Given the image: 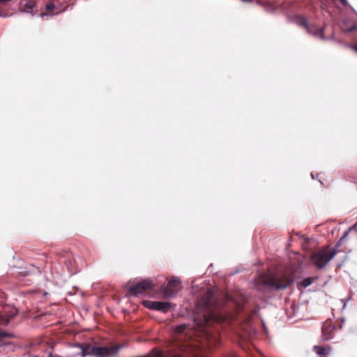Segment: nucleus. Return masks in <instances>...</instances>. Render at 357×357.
<instances>
[{
  "instance_id": "obj_1",
  "label": "nucleus",
  "mask_w": 357,
  "mask_h": 357,
  "mask_svg": "<svg viewBox=\"0 0 357 357\" xmlns=\"http://www.w3.org/2000/svg\"><path fill=\"white\" fill-rule=\"evenodd\" d=\"M214 294L212 289H207L204 296L197 301L196 306L198 310L202 313V319L199 320L195 318L197 326L203 327L207 326L211 321L216 319V314L213 312V299Z\"/></svg>"
},
{
  "instance_id": "obj_2",
  "label": "nucleus",
  "mask_w": 357,
  "mask_h": 357,
  "mask_svg": "<svg viewBox=\"0 0 357 357\" xmlns=\"http://www.w3.org/2000/svg\"><path fill=\"white\" fill-rule=\"evenodd\" d=\"M79 351L75 354V356H93L95 357H114L119 351L124 347L123 344H118L110 347H94L87 344H75Z\"/></svg>"
},
{
  "instance_id": "obj_3",
  "label": "nucleus",
  "mask_w": 357,
  "mask_h": 357,
  "mask_svg": "<svg viewBox=\"0 0 357 357\" xmlns=\"http://www.w3.org/2000/svg\"><path fill=\"white\" fill-rule=\"evenodd\" d=\"M335 250H331L328 247L314 253L311 257L312 263L318 268H323L336 255Z\"/></svg>"
},
{
  "instance_id": "obj_4",
  "label": "nucleus",
  "mask_w": 357,
  "mask_h": 357,
  "mask_svg": "<svg viewBox=\"0 0 357 357\" xmlns=\"http://www.w3.org/2000/svg\"><path fill=\"white\" fill-rule=\"evenodd\" d=\"M296 22L298 25L304 27L308 33L313 35L316 38H319L323 40L327 39L323 33L324 27L318 28L314 25H309L307 19L304 17L297 16Z\"/></svg>"
},
{
  "instance_id": "obj_5",
  "label": "nucleus",
  "mask_w": 357,
  "mask_h": 357,
  "mask_svg": "<svg viewBox=\"0 0 357 357\" xmlns=\"http://www.w3.org/2000/svg\"><path fill=\"white\" fill-rule=\"evenodd\" d=\"M291 282L290 279L282 280L277 278H268L264 280L263 284L274 290H280L286 289Z\"/></svg>"
},
{
  "instance_id": "obj_6",
  "label": "nucleus",
  "mask_w": 357,
  "mask_h": 357,
  "mask_svg": "<svg viewBox=\"0 0 357 357\" xmlns=\"http://www.w3.org/2000/svg\"><path fill=\"white\" fill-rule=\"evenodd\" d=\"M152 288V281L149 279H145L139 281L137 284L130 287L128 290L130 295L137 296L145 290Z\"/></svg>"
},
{
  "instance_id": "obj_7",
  "label": "nucleus",
  "mask_w": 357,
  "mask_h": 357,
  "mask_svg": "<svg viewBox=\"0 0 357 357\" xmlns=\"http://www.w3.org/2000/svg\"><path fill=\"white\" fill-rule=\"evenodd\" d=\"M144 306L149 309L160 311L167 313L172 306L169 302H160V301H144Z\"/></svg>"
},
{
  "instance_id": "obj_8",
  "label": "nucleus",
  "mask_w": 357,
  "mask_h": 357,
  "mask_svg": "<svg viewBox=\"0 0 357 357\" xmlns=\"http://www.w3.org/2000/svg\"><path fill=\"white\" fill-rule=\"evenodd\" d=\"M181 283L180 279L176 276H172L169 280L167 286L163 289V294L165 298H173L175 297L178 291L173 289L174 287H176Z\"/></svg>"
},
{
  "instance_id": "obj_9",
  "label": "nucleus",
  "mask_w": 357,
  "mask_h": 357,
  "mask_svg": "<svg viewBox=\"0 0 357 357\" xmlns=\"http://www.w3.org/2000/svg\"><path fill=\"white\" fill-rule=\"evenodd\" d=\"M17 312V309L14 307H5L3 313L0 311V324L7 325Z\"/></svg>"
},
{
  "instance_id": "obj_10",
  "label": "nucleus",
  "mask_w": 357,
  "mask_h": 357,
  "mask_svg": "<svg viewBox=\"0 0 357 357\" xmlns=\"http://www.w3.org/2000/svg\"><path fill=\"white\" fill-rule=\"evenodd\" d=\"M336 331L335 326L331 323L324 324L322 326V336L324 340H331Z\"/></svg>"
},
{
  "instance_id": "obj_11",
  "label": "nucleus",
  "mask_w": 357,
  "mask_h": 357,
  "mask_svg": "<svg viewBox=\"0 0 357 357\" xmlns=\"http://www.w3.org/2000/svg\"><path fill=\"white\" fill-rule=\"evenodd\" d=\"M17 274L22 276H26L33 273H40V271L38 268L34 266L33 265H29L28 267H20L18 268V271H17Z\"/></svg>"
},
{
  "instance_id": "obj_12",
  "label": "nucleus",
  "mask_w": 357,
  "mask_h": 357,
  "mask_svg": "<svg viewBox=\"0 0 357 357\" xmlns=\"http://www.w3.org/2000/svg\"><path fill=\"white\" fill-rule=\"evenodd\" d=\"M314 351L319 357H326L331 353V347L328 345L321 346H314Z\"/></svg>"
},
{
  "instance_id": "obj_13",
  "label": "nucleus",
  "mask_w": 357,
  "mask_h": 357,
  "mask_svg": "<svg viewBox=\"0 0 357 357\" xmlns=\"http://www.w3.org/2000/svg\"><path fill=\"white\" fill-rule=\"evenodd\" d=\"M188 326H189L188 325L185 324L176 326L174 328V333H175V335L176 336V338L181 340L183 338L182 337L183 335L185 334L186 335H187V329H188Z\"/></svg>"
},
{
  "instance_id": "obj_14",
  "label": "nucleus",
  "mask_w": 357,
  "mask_h": 357,
  "mask_svg": "<svg viewBox=\"0 0 357 357\" xmlns=\"http://www.w3.org/2000/svg\"><path fill=\"white\" fill-rule=\"evenodd\" d=\"M34 8L35 3L33 1H29L24 3L22 7V12L31 13Z\"/></svg>"
},
{
  "instance_id": "obj_15",
  "label": "nucleus",
  "mask_w": 357,
  "mask_h": 357,
  "mask_svg": "<svg viewBox=\"0 0 357 357\" xmlns=\"http://www.w3.org/2000/svg\"><path fill=\"white\" fill-rule=\"evenodd\" d=\"M314 280L313 278H305L300 283V286L303 288H306L310 286Z\"/></svg>"
},
{
  "instance_id": "obj_16",
  "label": "nucleus",
  "mask_w": 357,
  "mask_h": 357,
  "mask_svg": "<svg viewBox=\"0 0 357 357\" xmlns=\"http://www.w3.org/2000/svg\"><path fill=\"white\" fill-rule=\"evenodd\" d=\"M356 229V226L354 225L353 227H349L347 230H346L344 234H343V236L341 237V238L338 241V242L336 244V247L339 246L341 245L342 242L344 240V238H346L349 234V233L353 230V229Z\"/></svg>"
},
{
  "instance_id": "obj_17",
  "label": "nucleus",
  "mask_w": 357,
  "mask_h": 357,
  "mask_svg": "<svg viewBox=\"0 0 357 357\" xmlns=\"http://www.w3.org/2000/svg\"><path fill=\"white\" fill-rule=\"evenodd\" d=\"M13 337L12 333H6L0 329V342L5 337Z\"/></svg>"
},
{
  "instance_id": "obj_18",
  "label": "nucleus",
  "mask_w": 357,
  "mask_h": 357,
  "mask_svg": "<svg viewBox=\"0 0 357 357\" xmlns=\"http://www.w3.org/2000/svg\"><path fill=\"white\" fill-rule=\"evenodd\" d=\"M55 8H56V7L52 2H50V3H47L45 6V9L47 11H51Z\"/></svg>"
},
{
  "instance_id": "obj_19",
  "label": "nucleus",
  "mask_w": 357,
  "mask_h": 357,
  "mask_svg": "<svg viewBox=\"0 0 357 357\" xmlns=\"http://www.w3.org/2000/svg\"><path fill=\"white\" fill-rule=\"evenodd\" d=\"M357 30V23H354L351 27L345 29L344 31L346 33L352 32Z\"/></svg>"
},
{
  "instance_id": "obj_20",
  "label": "nucleus",
  "mask_w": 357,
  "mask_h": 357,
  "mask_svg": "<svg viewBox=\"0 0 357 357\" xmlns=\"http://www.w3.org/2000/svg\"><path fill=\"white\" fill-rule=\"evenodd\" d=\"M340 1L344 6H349V3H348L347 0H340Z\"/></svg>"
},
{
  "instance_id": "obj_21",
  "label": "nucleus",
  "mask_w": 357,
  "mask_h": 357,
  "mask_svg": "<svg viewBox=\"0 0 357 357\" xmlns=\"http://www.w3.org/2000/svg\"><path fill=\"white\" fill-rule=\"evenodd\" d=\"M356 53H357V44L354 45H349Z\"/></svg>"
},
{
  "instance_id": "obj_22",
  "label": "nucleus",
  "mask_w": 357,
  "mask_h": 357,
  "mask_svg": "<svg viewBox=\"0 0 357 357\" xmlns=\"http://www.w3.org/2000/svg\"><path fill=\"white\" fill-rule=\"evenodd\" d=\"M242 1H244V2H250V1H252V0H242Z\"/></svg>"
},
{
  "instance_id": "obj_23",
  "label": "nucleus",
  "mask_w": 357,
  "mask_h": 357,
  "mask_svg": "<svg viewBox=\"0 0 357 357\" xmlns=\"http://www.w3.org/2000/svg\"><path fill=\"white\" fill-rule=\"evenodd\" d=\"M40 15L41 17H44V16H45V15H47V14H45V13H40Z\"/></svg>"
},
{
  "instance_id": "obj_24",
  "label": "nucleus",
  "mask_w": 357,
  "mask_h": 357,
  "mask_svg": "<svg viewBox=\"0 0 357 357\" xmlns=\"http://www.w3.org/2000/svg\"><path fill=\"white\" fill-rule=\"evenodd\" d=\"M56 13H56V14L59 13H60V10H59L58 8H56Z\"/></svg>"
},
{
  "instance_id": "obj_25",
  "label": "nucleus",
  "mask_w": 357,
  "mask_h": 357,
  "mask_svg": "<svg viewBox=\"0 0 357 357\" xmlns=\"http://www.w3.org/2000/svg\"><path fill=\"white\" fill-rule=\"evenodd\" d=\"M311 177L312 179H314V175L312 173H311Z\"/></svg>"
},
{
  "instance_id": "obj_26",
  "label": "nucleus",
  "mask_w": 357,
  "mask_h": 357,
  "mask_svg": "<svg viewBox=\"0 0 357 357\" xmlns=\"http://www.w3.org/2000/svg\"><path fill=\"white\" fill-rule=\"evenodd\" d=\"M191 347V345L190 344L185 345V347Z\"/></svg>"
},
{
  "instance_id": "obj_27",
  "label": "nucleus",
  "mask_w": 357,
  "mask_h": 357,
  "mask_svg": "<svg viewBox=\"0 0 357 357\" xmlns=\"http://www.w3.org/2000/svg\"><path fill=\"white\" fill-rule=\"evenodd\" d=\"M191 347V345L190 344L185 345V347Z\"/></svg>"
},
{
  "instance_id": "obj_28",
  "label": "nucleus",
  "mask_w": 357,
  "mask_h": 357,
  "mask_svg": "<svg viewBox=\"0 0 357 357\" xmlns=\"http://www.w3.org/2000/svg\"><path fill=\"white\" fill-rule=\"evenodd\" d=\"M191 347V345L190 344L185 345V347Z\"/></svg>"
}]
</instances>
